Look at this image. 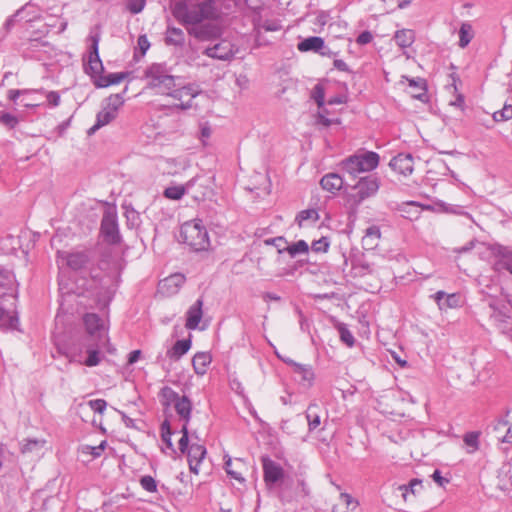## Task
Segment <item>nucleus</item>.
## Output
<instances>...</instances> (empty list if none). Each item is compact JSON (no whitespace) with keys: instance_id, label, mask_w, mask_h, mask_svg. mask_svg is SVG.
Listing matches in <instances>:
<instances>
[{"instance_id":"f257e3e1","label":"nucleus","mask_w":512,"mask_h":512,"mask_svg":"<svg viewBox=\"0 0 512 512\" xmlns=\"http://www.w3.org/2000/svg\"><path fill=\"white\" fill-rule=\"evenodd\" d=\"M173 14L183 23L196 24L204 19L211 18L214 14V7L211 0L201 2L197 5L186 1L179 2L175 4Z\"/></svg>"},{"instance_id":"f03ea898","label":"nucleus","mask_w":512,"mask_h":512,"mask_svg":"<svg viewBox=\"0 0 512 512\" xmlns=\"http://www.w3.org/2000/svg\"><path fill=\"white\" fill-rule=\"evenodd\" d=\"M180 237L196 251L206 250L209 246L207 230L199 219L185 222L181 227Z\"/></svg>"},{"instance_id":"7ed1b4c3","label":"nucleus","mask_w":512,"mask_h":512,"mask_svg":"<svg viewBox=\"0 0 512 512\" xmlns=\"http://www.w3.org/2000/svg\"><path fill=\"white\" fill-rule=\"evenodd\" d=\"M378 164L379 155L371 151L359 155H353L342 163L343 169L351 175L371 171L375 169Z\"/></svg>"},{"instance_id":"20e7f679","label":"nucleus","mask_w":512,"mask_h":512,"mask_svg":"<svg viewBox=\"0 0 512 512\" xmlns=\"http://www.w3.org/2000/svg\"><path fill=\"white\" fill-rule=\"evenodd\" d=\"M148 88L156 94L170 95L175 87L174 77L163 72L159 66H152L146 72Z\"/></svg>"},{"instance_id":"39448f33","label":"nucleus","mask_w":512,"mask_h":512,"mask_svg":"<svg viewBox=\"0 0 512 512\" xmlns=\"http://www.w3.org/2000/svg\"><path fill=\"white\" fill-rule=\"evenodd\" d=\"M123 104L124 98L121 94H112L107 97L102 110L97 114L96 124L91 127L90 133L95 132L115 119Z\"/></svg>"},{"instance_id":"423d86ee","label":"nucleus","mask_w":512,"mask_h":512,"mask_svg":"<svg viewBox=\"0 0 512 512\" xmlns=\"http://www.w3.org/2000/svg\"><path fill=\"white\" fill-rule=\"evenodd\" d=\"M404 502L414 504L423 499L427 494V489L422 480L412 479L407 485L399 487Z\"/></svg>"},{"instance_id":"0eeeda50","label":"nucleus","mask_w":512,"mask_h":512,"mask_svg":"<svg viewBox=\"0 0 512 512\" xmlns=\"http://www.w3.org/2000/svg\"><path fill=\"white\" fill-rule=\"evenodd\" d=\"M91 51L89 52L86 71L90 74L93 81L103 74V64L98 53L99 37L97 35L91 36Z\"/></svg>"},{"instance_id":"6e6552de","label":"nucleus","mask_w":512,"mask_h":512,"mask_svg":"<svg viewBox=\"0 0 512 512\" xmlns=\"http://www.w3.org/2000/svg\"><path fill=\"white\" fill-rule=\"evenodd\" d=\"M199 91L191 86H183L178 89H172L170 97L173 99V104L181 109H187L191 106L192 100L198 95Z\"/></svg>"},{"instance_id":"1a4fd4ad","label":"nucleus","mask_w":512,"mask_h":512,"mask_svg":"<svg viewBox=\"0 0 512 512\" xmlns=\"http://www.w3.org/2000/svg\"><path fill=\"white\" fill-rule=\"evenodd\" d=\"M262 466L263 478L268 486L281 482L284 479V469L275 461L264 457L262 458Z\"/></svg>"},{"instance_id":"9d476101","label":"nucleus","mask_w":512,"mask_h":512,"mask_svg":"<svg viewBox=\"0 0 512 512\" xmlns=\"http://www.w3.org/2000/svg\"><path fill=\"white\" fill-rule=\"evenodd\" d=\"M389 165L393 171L404 177L411 175L414 171V162L410 154H398L390 161Z\"/></svg>"},{"instance_id":"9b49d317","label":"nucleus","mask_w":512,"mask_h":512,"mask_svg":"<svg viewBox=\"0 0 512 512\" xmlns=\"http://www.w3.org/2000/svg\"><path fill=\"white\" fill-rule=\"evenodd\" d=\"M206 455V448L201 444H193L187 452L190 471L196 475L201 472L202 462Z\"/></svg>"},{"instance_id":"f8f14e48","label":"nucleus","mask_w":512,"mask_h":512,"mask_svg":"<svg viewBox=\"0 0 512 512\" xmlns=\"http://www.w3.org/2000/svg\"><path fill=\"white\" fill-rule=\"evenodd\" d=\"M84 324L86 327V331L91 336L96 335L98 341H100V342H103V343L108 342L106 333L101 331L102 326H101L100 318L98 317V315H96L94 313L86 314L84 316Z\"/></svg>"},{"instance_id":"ddd939ff","label":"nucleus","mask_w":512,"mask_h":512,"mask_svg":"<svg viewBox=\"0 0 512 512\" xmlns=\"http://www.w3.org/2000/svg\"><path fill=\"white\" fill-rule=\"evenodd\" d=\"M225 467L227 474L240 482L244 480V474L248 470L247 463L240 458L232 459L228 457L225 462Z\"/></svg>"},{"instance_id":"4468645a","label":"nucleus","mask_w":512,"mask_h":512,"mask_svg":"<svg viewBox=\"0 0 512 512\" xmlns=\"http://www.w3.org/2000/svg\"><path fill=\"white\" fill-rule=\"evenodd\" d=\"M184 281L185 278L181 274L171 275L160 282L159 290L162 294L171 296L179 291Z\"/></svg>"},{"instance_id":"2eb2a0df","label":"nucleus","mask_w":512,"mask_h":512,"mask_svg":"<svg viewBox=\"0 0 512 512\" xmlns=\"http://www.w3.org/2000/svg\"><path fill=\"white\" fill-rule=\"evenodd\" d=\"M433 298L440 310L446 311L460 306V297L456 293L446 294L443 291H438Z\"/></svg>"},{"instance_id":"dca6fc26","label":"nucleus","mask_w":512,"mask_h":512,"mask_svg":"<svg viewBox=\"0 0 512 512\" xmlns=\"http://www.w3.org/2000/svg\"><path fill=\"white\" fill-rule=\"evenodd\" d=\"M205 54L212 58L226 60L234 54L233 46L228 41H221L213 47L207 48Z\"/></svg>"},{"instance_id":"f3484780","label":"nucleus","mask_w":512,"mask_h":512,"mask_svg":"<svg viewBox=\"0 0 512 512\" xmlns=\"http://www.w3.org/2000/svg\"><path fill=\"white\" fill-rule=\"evenodd\" d=\"M203 301L198 299L187 311L185 327L194 330L198 327L203 316Z\"/></svg>"},{"instance_id":"a211bd4d","label":"nucleus","mask_w":512,"mask_h":512,"mask_svg":"<svg viewBox=\"0 0 512 512\" xmlns=\"http://www.w3.org/2000/svg\"><path fill=\"white\" fill-rule=\"evenodd\" d=\"M129 76L126 72L111 73L108 75H100L94 80V85L97 88H107L112 85H118Z\"/></svg>"},{"instance_id":"6ab92c4d","label":"nucleus","mask_w":512,"mask_h":512,"mask_svg":"<svg viewBox=\"0 0 512 512\" xmlns=\"http://www.w3.org/2000/svg\"><path fill=\"white\" fill-rule=\"evenodd\" d=\"M359 503L348 493H340L333 504L332 512H348L358 507Z\"/></svg>"},{"instance_id":"aec40b11","label":"nucleus","mask_w":512,"mask_h":512,"mask_svg":"<svg viewBox=\"0 0 512 512\" xmlns=\"http://www.w3.org/2000/svg\"><path fill=\"white\" fill-rule=\"evenodd\" d=\"M379 188L378 180L375 178H363L356 185L360 200L374 195Z\"/></svg>"},{"instance_id":"412c9836","label":"nucleus","mask_w":512,"mask_h":512,"mask_svg":"<svg viewBox=\"0 0 512 512\" xmlns=\"http://www.w3.org/2000/svg\"><path fill=\"white\" fill-rule=\"evenodd\" d=\"M380 238V229L376 226H371L365 231V235L362 238V247L365 250H373L378 246Z\"/></svg>"},{"instance_id":"4be33fe9","label":"nucleus","mask_w":512,"mask_h":512,"mask_svg":"<svg viewBox=\"0 0 512 512\" xmlns=\"http://www.w3.org/2000/svg\"><path fill=\"white\" fill-rule=\"evenodd\" d=\"M212 361V357L207 352H198L192 359L194 371L198 375H204Z\"/></svg>"},{"instance_id":"5701e85b","label":"nucleus","mask_w":512,"mask_h":512,"mask_svg":"<svg viewBox=\"0 0 512 512\" xmlns=\"http://www.w3.org/2000/svg\"><path fill=\"white\" fill-rule=\"evenodd\" d=\"M196 178H192L185 185H173L167 187L163 195L169 200H180L186 193V188L191 187L195 184Z\"/></svg>"},{"instance_id":"b1692460","label":"nucleus","mask_w":512,"mask_h":512,"mask_svg":"<svg viewBox=\"0 0 512 512\" xmlns=\"http://www.w3.org/2000/svg\"><path fill=\"white\" fill-rule=\"evenodd\" d=\"M174 408L177 414L184 420V423L188 425L192 412V403L186 396H181L174 404Z\"/></svg>"},{"instance_id":"393cba45","label":"nucleus","mask_w":512,"mask_h":512,"mask_svg":"<svg viewBox=\"0 0 512 512\" xmlns=\"http://www.w3.org/2000/svg\"><path fill=\"white\" fill-rule=\"evenodd\" d=\"M320 216L316 209L302 210L296 216V222L299 227H306L315 224Z\"/></svg>"},{"instance_id":"a878e982","label":"nucleus","mask_w":512,"mask_h":512,"mask_svg":"<svg viewBox=\"0 0 512 512\" xmlns=\"http://www.w3.org/2000/svg\"><path fill=\"white\" fill-rule=\"evenodd\" d=\"M324 46V40L320 37H309L298 43L297 49L301 52L319 51Z\"/></svg>"},{"instance_id":"bb28decb","label":"nucleus","mask_w":512,"mask_h":512,"mask_svg":"<svg viewBox=\"0 0 512 512\" xmlns=\"http://www.w3.org/2000/svg\"><path fill=\"white\" fill-rule=\"evenodd\" d=\"M101 231L107 237L108 241L115 242L117 240V224L111 217H105L101 223Z\"/></svg>"},{"instance_id":"cd10ccee","label":"nucleus","mask_w":512,"mask_h":512,"mask_svg":"<svg viewBox=\"0 0 512 512\" xmlns=\"http://www.w3.org/2000/svg\"><path fill=\"white\" fill-rule=\"evenodd\" d=\"M343 185V180L338 174H327L321 179L323 189L333 192L339 190Z\"/></svg>"},{"instance_id":"c85d7f7f","label":"nucleus","mask_w":512,"mask_h":512,"mask_svg":"<svg viewBox=\"0 0 512 512\" xmlns=\"http://www.w3.org/2000/svg\"><path fill=\"white\" fill-rule=\"evenodd\" d=\"M394 38L399 47L407 48L413 44L415 40V34L413 30L402 29L395 33Z\"/></svg>"},{"instance_id":"c756f323","label":"nucleus","mask_w":512,"mask_h":512,"mask_svg":"<svg viewBox=\"0 0 512 512\" xmlns=\"http://www.w3.org/2000/svg\"><path fill=\"white\" fill-rule=\"evenodd\" d=\"M191 347V340H179L177 341L170 351H168V355L170 358L179 359L181 356L186 354Z\"/></svg>"},{"instance_id":"7c9ffc66","label":"nucleus","mask_w":512,"mask_h":512,"mask_svg":"<svg viewBox=\"0 0 512 512\" xmlns=\"http://www.w3.org/2000/svg\"><path fill=\"white\" fill-rule=\"evenodd\" d=\"M448 90L453 94V97L448 100V105L452 108H455L460 111V113L464 112V97L462 94L458 92L456 83L454 82Z\"/></svg>"},{"instance_id":"2f4dec72","label":"nucleus","mask_w":512,"mask_h":512,"mask_svg":"<svg viewBox=\"0 0 512 512\" xmlns=\"http://www.w3.org/2000/svg\"><path fill=\"white\" fill-rule=\"evenodd\" d=\"M474 30L469 23H463L459 29V46L465 48L473 39Z\"/></svg>"},{"instance_id":"473e14b6","label":"nucleus","mask_w":512,"mask_h":512,"mask_svg":"<svg viewBox=\"0 0 512 512\" xmlns=\"http://www.w3.org/2000/svg\"><path fill=\"white\" fill-rule=\"evenodd\" d=\"M464 444L468 453H474L479 448V433L470 432L464 435Z\"/></svg>"},{"instance_id":"72a5a7b5","label":"nucleus","mask_w":512,"mask_h":512,"mask_svg":"<svg viewBox=\"0 0 512 512\" xmlns=\"http://www.w3.org/2000/svg\"><path fill=\"white\" fill-rule=\"evenodd\" d=\"M294 372L298 374L303 381L311 383L314 379V373L310 366L296 364L294 366Z\"/></svg>"},{"instance_id":"f704fd0d","label":"nucleus","mask_w":512,"mask_h":512,"mask_svg":"<svg viewBox=\"0 0 512 512\" xmlns=\"http://www.w3.org/2000/svg\"><path fill=\"white\" fill-rule=\"evenodd\" d=\"M88 357L83 362L87 367L97 366L101 362L100 351L98 348L89 347L87 349Z\"/></svg>"},{"instance_id":"c9c22d12","label":"nucleus","mask_w":512,"mask_h":512,"mask_svg":"<svg viewBox=\"0 0 512 512\" xmlns=\"http://www.w3.org/2000/svg\"><path fill=\"white\" fill-rule=\"evenodd\" d=\"M106 442L102 441L97 446L91 445H82L81 452L86 455H91L93 457H99L105 449Z\"/></svg>"},{"instance_id":"e433bc0d","label":"nucleus","mask_w":512,"mask_h":512,"mask_svg":"<svg viewBox=\"0 0 512 512\" xmlns=\"http://www.w3.org/2000/svg\"><path fill=\"white\" fill-rule=\"evenodd\" d=\"M161 397L163 399V403L165 405L175 404L179 396L175 391H173L170 387H164L161 389Z\"/></svg>"},{"instance_id":"4c0bfd02","label":"nucleus","mask_w":512,"mask_h":512,"mask_svg":"<svg viewBox=\"0 0 512 512\" xmlns=\"http://www.w3.org/2000/svg\"><path fill=\"white\" fill-rule=\"evenodd\" d=\"M309 250L308 244L304 240H299L298 242L287 247V251L291 256H295L300 253H307Z\"/></svg>"},{"instance_id":"58836bf2","label":"nucleus","mask_w":512,"mask_h":512,"mask_svg":"<svg viewBox=\"0 0 512 512\" xmlns=\"http://www.w3.org/2000/svg\"><path fill=\"white\" fill-rule=\"evenodd\" d=\"M330 246V242L327 237H321L320 239L312 243V250L316 253H326Z\"/></svg>"},{"instance_id":"ea45409f","label":"nucleus","mask_w":512,"mask_h":512,"mask_svg":"<svg viewBox=\"0 0 512 512\" xmlns=\"http://www.w3.org/2000/svg\"><path fill=\"white\" fill-rule=\"evenodd\" d=\"M140 484L142 488L148 492H156L157 491V484L153 477L151 476H144L140 480Z\"/></svg>"},{"instance_id":"a19ab883","label":"nucleus","mask_w":512,"mask_h":512,"mask_svg":"<svg viewBox=\"0 0 512 512\" xmlns=\"http://www.w3.org/2000/svg\"><path fill=\"white\" fill-rule=\"evenodd\" d=\"M312 97L317 102L318 106L321 107L324 104V87L322 84H317L312 90Z\"/></svg>"},{"instance_id":"79ce46f5","label":"nucleus","mask_w":512,"mask_h":512,"mask_svg":"<svg viewBox=\"0 0 512 512\" xmlns=\"http://www.w3.org/2000/svg\"><path fill=\"white\" fill-rule=\"evenodd\" d=\"M161 431H162V434H161L162 440L166 443L168 448H172V442H171L172 432H171L170 424L168 423V421L163 422Z\"/></svg>"},{"instance_id":"37998d69","label":"nucleus","mask_w":512,"mask_h":512,"mask_svg":"<svg viewBox=\"0 0 512 512\" xmlns=\"http://www.w3.org/2000/svg\"><path fill=\"white\" fill-rule=\"evenodd\" d=\"M188 425L184 423L181 428L182 436L178 441L179 449L182 453L186 452L188 448Z\"/></svg>"},{"instance_id":"c03bdc74","label":"nucleus","mask_w":512,"mask_h":512,"mask_svg":"<svg viewBox=\"0 0 512 512\" xmlns=\"http://www.w3.org/2000/svg\"><path fill=\"white\" fill-rule=\"evenodd\" d=\"M0 122L9 128H14L17 125L18 120L14 115L10 113H3L0 116Z\"/></svg>"},{"instance_id":"a18cd8bd","label":"nucleus","mask_w":512,"mask_h":512,"mask_svg":"<svg viewBox=\"0 0 512 512\" xmlns=\"http://www.w3.org/2000/svg\"><path fill=\"white\" fill-rule=\"evenodd\" d=\"M340 331V337H341V340L348 346V347H352L354 345V342H355V339L352 335V333L344 328V327H341L339 329Z\"/></svg>"},{"instance_id":"49530a36","label":"nucleus","mask_w":512,"mask_h":512,"mask_svg":"<svg viewBox=\"0 0 512 512\" xmlns=\"http://www.w3.org/2000/svg\"><path fill=\"white\" fill-rule=\"evenodd\" d=\"M89 406L91 407V409L94 412L102 414L105 411L106 407H107V403L103 399H96V400H91L89 402Z\"/></svg>"},{"instance_id":"de8ad7c7","label":"nucleus","mask_w":512,"mask_h":512,"mask_svg":"<svg viewBox=\"0 0 512 512\" xmlns=\"http://www.w3.org/2000/svg\"><path fill=\"white\" fill-rule=\"evenodd\" d=\"M145 6V0H129L128 9L131 13L137 14L143 10Z\"/></svg>"},{"instance_id":"09e8293b","label":"nucleus","mask_w":512,"mask_h":512,"mask_svg":"<svg viewBox=\"0 0 512 512\" xmlns=\"http://www.w3.org/2000/svg\"><path fill=\"white\" fill-rule=\"evenodd\" d=\"M499 266L512 273V252H507L502 255Z\"/></svg>"},{"instance_id":"8fccbe9b","label":"nucleus","mask_w":512,"mask_h":512,"mask_svg":"<svg viewBox=\"0 0 512 512\" xmlns=\"http://www.w3.org/2000/svg\"><path fill=\"white\" fill-rule=\"evenodd\" d=\"M307 419L310 430H314L320 426V417L317 414L308 413Z\"/></svg>"},{"instance_id":"3c124183","label":"nucleus","mask_w":512,"mask_h":512,"mask_svg":"<svg viewBox=\"0 0 512 512\" xmlns=\"http://www.w3.org/2000/svg\"><path fill=\"white\" fill-rule=\"evenodd\" d=\"M138 47H139V49H140L142 54H145L146 51L149 49L150 43H149L148 38L146 37V35L139 36V38H138Z\"/></svg>"},{"instance_id":"603ef678","label":"nucleus","mask_w":512,"mask_h":512,"mask_svg":"<svg viewBox=\"0 0 512 512\" xmlns=\"http://www.w3.org/2000/svg\"><path fill=\"white\" fill-rule=\"evenodd\" d=\"M372 39H373L372 34L369 31H364L358 36L357 43L360 45H365V44L370 43L372 41Z\"/></svg>"},{"instance_id":"864d4df0","label":"nucleus","mask_w":512,"mask_h":512,"mask_svg":"<svg viewBox=\"0 0 512 512\" xmlns=\"http://www.w3.org/2000/svg\"><path fill=\"white\" fill-rule=\"evenodd\" d=\"M47 101L51 106H58L60 103V95L55 91H51L47 94Z\"/></svg>"},{"instance_id":"5fc2aeb1","label":"nucleus","mask_w":512,"mask_h":512,"mask_svg":"<svg viewBox=\"0 0 512 512\" xmlns=\"http://www.w3.org/2000/svg\"><path fill=\"white\" fill-rule=\"evenodd\" d=\"M177 159H168L166 160V165H167V168H168V171H167V174L168 175H171V176H175L178 174V172L174 169L177 165Z\"/></svg>"},{"instance_id":"6e6d98bb","label":"nucleus","mask_w":512,"mask_h":512,"mask_svg":"<svg viewBox=\"0 0 512 512\" xmlns=\"http://www.w3.org/2000/svg\"><path fill=\"white\" fill-rule=\"evenodd\" d=\"M433 480L441 487H444L449 481L448 479L442 477L441 473L438 470H435L432 474Z\"/></svg>"},{"instance_id":"4d7b16f0","label":"nucleus","mask_w":512,"mask_h":512,"mask_svg":"<svg viewBox=\"0 0 512 512\" xmlns=\"http://www.w3.org/2000/svg\"><path fill=\"white\" fill-rule=\"evenodd\" d=\"M410 85H411V86H415V87L418 89V93H413V94H412L414 97L419 98V97H420L421 95H423V94L425 93V91H426V88H425V84H424V82L416 83V82H414V81H411V82H410Z\"/></svg>"},{"instance_id":"13d9d810","label":"nucleus","mask_w":512,"mask_h":512,"mask_svg":"<svg viewBox=\"0 0 512 512\" xmlns=\"http://www.w3.org/2000/svg\"><path fill=\"white\" fill-rule=\"evenodd\" d=\"M84 262V257L82 255H71L68 258L69 265L77 266V264H82Z\"/></svg>"},{"instance_id":"bf43d9fd","label":"nucleus","mask_w":512,"mask_h":512,"mask_svg":"<svg viewBox=\"0 0 512 512\" xmlns=\"http://www.w3.org/2000/svg\"><path fill=\"white\" fill-rule=\"evenodd\" d=\"M318 122L321 123L324 126H330L332 124H339V120H330L326 118L324 115L319 114L318 116Z\"/></svg>"},{"instance_id":"052dcab7","label":"nucleus","mask_w":512,"mask_h":512,"mask_svg":"<svg viewBox=\"0 0 512 512\" xmlns=\"http://www.w3.org/2000/svg\"><path fill=\"white\" fill-rule=\"evenodd\" d=\"M140 356H141L140 350H134V351L130 352L129 357H128V364H134L135 362H137L139 360Z\"/></svg>"},{"instance_id":"680f3d73","label":"nucleus","mask_w":512,"mask_h":512,"mask_svg":"<svg viewBox=\"0 0 512 512\" xmlns=\"http://www.w3.org/2000/svg\"><path fill=\"white\" fill-rule=\"evenodd\" d=\"M38 445V441L34 440V441H29L28 443H26L23 448H22V452L23 453H26L28 451H31L34 447H36Z\"/></svg>"},{"instance_id":"e2e57ef3","label":"nucleus","mask_w":512,"mask_h":512,"mask_svg":"<svg viewBox=\"0 0 512 512\" xmlns=\"http://www.w3.org/2000/svg\"><path fill=\"white\" fill-rule=\"evenodd\" d=\"M22 92L20 90L12 89L8 92V98L12 101H15Z\"/></svg>"},{"instance_id":"0e129e2a","label":"nucleus","mask_w":512,"mask_h":512,"mask_svg":"<svg viewBox=\"0 0 512 512\" xmlns=\"http://www.w3.org/2000/svg\"><path fill=\"white\" fill-rule=\"evenodd\" d=\"M246 4L253 9H258L261 6L262 0H245Z\"/></svg>"},{"instance_id":"69168bd1","label":"nucleus","mask_w":512,"mask_h":512,"mask_svg":"<svg viewBox=\"0 0 512 512\" xmlns=\"http://www.w3.org/2000/svg\"><path fill=\"white\" fill-rule=\"evenodd\" d=\"M334 66L337 67L340 70H345L346 69V64L342 60H335L334 61Z\"/></svg>"},{"instance_id":"338daca9","label":"nucleus","mask_w":512,"mask_h":512,"mask_svg":"<svg viewBox=\"0 0 512 512\" xmlns=\"http://www.w3.org/2000/svg\"><path fill=\"white\" fill-rule=\"evenodd\" d=\"M202 136L203 137H209L210 136V129L208 127H204L202 129Z\"/></svg>"},{"instance_id":"774afa93","label":"nucleus","mask_w":512,"mask_h":512,"mask_svg":"<svg viewBox=\"0 0 512 512\" xmlns=\"http://www.w3.org/2000/svg\"><path fill=\"white\" fill-rule=\"evenodd\" d=\"M505 441L512 442V433H510V429L508 430L507 434L504 437Z\"/></svg>"}]
</instances>
